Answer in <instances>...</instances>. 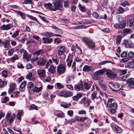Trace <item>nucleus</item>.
Returning <instances> with one entry per match:
<instances>
[{
	"mask_svg": "<svg viewBox=\"0 0 134 134\" xmlns=\"http://www.w3.org/2000/svg\"><path fill=\"white\" fill-rule=\"evenodd\" d=\"M107 105L111 113L114 114L116 112L118 105L114 102V100L113 98L109 99L108 100Z\"/></svg>",
	"mask_w": 134,
	"mask_h": 134,
	"instance_id": "nucleus-1",
	"label": "nucleus"
},
{
	"mask_svg": "<svg viewBox=\"0 0 134 134\" xmlns=\"http://www.w3.org/2000/svg\"><path fill=\"white\" fill-rule=\"evenodd\" d=\"M82 40L89 48L92 49L95 47L94 42L91 39L86 37H83L82 38Z\"/></svg>",
	"mask_w": 134,
	"mask_h": 134,
	"instance_id": "nucleus-2",
	"label": "nucleus"
},
{
	"mask_svg": "<svg viewBox=\"0 0 134 134\" xmlns=\"http://www.w3.org/2000/svg\"><path fill=\"white\" fill-rule=\"evenodd\" d=\"M52 4L53 5L54 11L58 10L61 11L64 10V8L60 0H55L52 3Z\"/></svg>",
	"mask_w": 134,
	"mask_h": 134,
	"instance_id": "nucleus-3",
	"label": "nucleus"
},
{
	"mask_svg": "<svg viewBox=\"0 0 134 134\" xmlns=\"http://www.w3.org/2000/svg\"><path fill=\"white\" fill-rule=\"evenodd\" d=\"M66 69V67L65 65L60 64L57 66V72L59 75H61L65 72Z\"/></svg>",
	"mask_w": 134,
	"mask_h": 134,
	"instance_id": "nucleus-4",
	"label": "nucleus"
},
{
	"mask_svg": "<svg viewBox=\"0 0 134 134\" xmlns=\"http://www.w3.org/2000/svg\"><path fill=\"white\" fill-rule=\"evenodd\" d=\"M91 103V100L86 97L82 98L79 102L80 104L83 105L85 107H88Z\"/></svg>",
	"mask_w": 134,
	"mask_h": 134,
	"instance_id": "nucleus-5",
	"label": "nucleus"
},
{
	"mask_svg": "<svg viewBox=\"0 0 134 134\" xmlns=\"http://www.w3.org/2000/svg\"><path fill=\"white\" fill-rule=\"evenodd\" d=\"M58 94L60 96L68 98L72 96L73 93L72 92L70 91H63L58 92Z\"/></svg>",
	"mask_w": 134,
	"mask_h": 134,
	"instance_id": "nucleus-6",
	"label": "nucleus"
},
{
	"mask_svg": "<svg viewBox=\"0 0 134 134\" xmlns=\"http://www.w3.org/2000/svg\"><path fill=\"white\" fill-rule=\"evenodd\" d=\"M73 56L70 53H69L68 56V57L66 60V62L67 63V65L69 67L71 66V64L73 62Z\"/></svg>",
	"mask_w": 134,
	"mask_h": 134,
	"instance_id": "nucleus-7",
	"label": "nucleus"
},
{
	"mask_svg": "<svg viewBox=\"0 0 134 134\" xmlns=\"http://www.w3.org/2000/svg\"><path fill=\"white\" fill-rule=\"evenodd\" d=\"M106 74L107 76L110 78H113L116 77V74L110 70H105Z\"/></svg>",
	"mask_w": 134,
	"mask_h": 134,
	"instance_id": "nucleus-8",
	"label": "nucleus"
},
{
	"mask_svg": "<svg viewBox=\"0 0 134 134\" xmlns=\"http://www.w3.org/2000/svg\"><path fill=\"white\" fill-rule=\"evenodd\" d=\"M112 86L110 87L111 89L113 91L116 92L120 90V89H121L122 87L119 88L120 85L116 83L112 84Z\"/></svg>",
	"mask_w": 134,
	"mask_h": 134,
	"instance_id": "nucleus-9",
	"label": "nucleus"
},
{
	"mask_svg": "<svg viewBox=\"0 0 134 134\" xmlns=\"http://www.w3.org/2000/svg\"><path fill=\"white\" fill-rule=\"evenodd\" d=\"M37 72L39 77L41 79L46 76L45 70L44 69H38Z\"/></svg>",
	"mask_w": 134,
	"mask_h": 134,
	"instance_id": "nucleus-10",
	"label": "nucleus"
},
{
	"mask_svg": "<svg viewBox=\"0 0 134 134\" xmlns=\"http://www.w3.org/2000/svg\"><path fill=\"white\" fill-rule=\"evenodd\" d=\"M66 51V48L64 46H60L58 49V56H60L63 55Z\"/></svg>",
	"mask_w": 134,
	"mask_h": 134,
	"instance_id": "nucleus-11",
	"label": "nucleus"
},
{
	"mask_svg": "<svg viewBox=\"0 0 134 134\" xmlns=\"http://www.w3.org/2000/svg\"><path fill=\"white\" fill-rule=\"evenodd\" d=\"M46 63V60L43 57H40L37 62V65L43 66Z\"/></svg>",
	"mask_w": 134,
	"mask_h": 134,
	"instance_id": "nucleus-12",
	"label": "nucleus"
},
{
	"mask_svg": "<svg viewBox=\"0 0 134 134\" xmlns=\"http://www.w3.org/2000/svg\"><path fill=\"white\" fill-rule=\"evenodd\" d=\"M13 26V25L12 24H9L6 25H3L0 27V28L2 30H8L11 29Z\"/></svg>",
	"mask_w": 134,
	"mask_h": 134,
	"instance_id": "nucleus-13",
	"label": "nucleus"
},
{
	"mask_svg": "<svg viewBox=\"0 0 134 134\" xmlns=\"http://www.w3.org/2000/svg\"><path fill=\"white\" fill-rule=\"evenodd\" d=\"M42 88V86L39 87H37L36 86H35L32 89L33 92L34 93V94L39 93V94H40Z\"/></svg>",
	"mask_w": 134,
	"mask_h": 134,
	"instance_id": "nucleus-14",
	"label": "nucleus"
},
{
	"mask_svg": "<svg viewBox=\"0 0 134 134\" xmlns=\"http://www.w3.org/2000/svg\"><path fill=\"white\" fill-rule=\"evenodd\" d=\"M127 82L129 88H134V79L131 78L129 79L127 81Z\"/></svg>",
	"mask_w": 134,
	"mask_h": 134,
	"instance_id": "nucleus-15",
	"label": "nucleus"
},
{
	"mask_svg": "<svg viewBox=\"0 0 134 134\" xmlns=\"http://www.w3.org/2000/svg\"><path fill=\"white\" fill-rule=\"evenodd\" d=\"M83 88V84L81 82L75 85L74 86L75 90L77 91L82 90Z\"/></svg>",
	"mask_w": 134,
	"mask_h": 134,
	"instance_id": "nucleus-16",
	"label": "nucleus"
},
{
	"mask_svg": "<svg viewBox=\"0 0 134 134\" xmlns=\"http://www.w3.org/2000/svg\"><path fill=\"white\" fill-rule=\"evenodd\" d=\"M97 92L96 91L93 92L91 94L92 99L93 100H94L95 98L96 99H98L99 102H101L102 101V98L99 96L98 97H97Z\"/></svg>",
	"mask_w": 134,
	"mask_h": 134,
	"instance_id": "nucleus-17",
	"label": "nucleus"
},
{
	"mask_svg": "<svg viewBox=\"0 0 134 134\" xmlns=\"http://www.w3.org/2000/svg\"><path fill=\"white\" fill-rule=\"evenodd\" d=\"M20 52L21 53H23V54L24 57L26 59H28L31 57V56L30 55H28L27 51L24 49H22L20 50Z\"/></svg>",
	"mask_w": 134,
	"mask_h": 134,
	"instance_id": "nucleus-18",
	"label": "nucleus"
},
{
	"mask_svg": "<svg viewBox=\"0 0 134 134\" xmlns=\"http://www.w3.org/2000/svg\"><path fill=\"white\" fill-rule=\"evenodd\" d=\"M129 10V8L128 7H126L125 8V10L122 7L119 6L118 8V10L117 11V13L118 14H120L123 13L125 11H127Z\"/></svg>",
	"mask_w": 134,
	"mask_h": 134,
	"instance_id": "nucleus-19",
	"label": "nucleus"
},
{
	"mask_svg": "<svg viewBox=\"0 0 134 134\" xmlns=\"http://www.w3.org/2000/svg\"><path fill=\"white\" fill-rule=\"evenodd\" d=\"M56 66H55L53 64L51 65L49 68L48 69V71L52 74H55L56 72Z\"/></svg>",
	"mask_w": 134,
	"mask_h": 134,
	"instance_id": "nucleus-20",
	"label": "nucleus"
},
{
	"mask_svg": "<svg viewBox=\"0 0 134 134\" xmlns=\"http://www.w3.org/2000/svg\"><path fill=\"white\" fill-rule=\"evenodd\" d=\"M93 83L92 82H85L83 84L84 88L86 90H89L90 88Z\"/></svg>",
	"mask_w": 134,
	"mask_h": 134,
	"instance_id": "nucleus-21",
	"label": "nucleus"
},
{
	"mask_svg": "<svg viewBox=\"0 0 134 134\" xmlns=\"http://www.w3.org/2000/svg\"><path fill=\"white\" fill-rule=\"evenodd\" d=\"M92 69L91 66L87 65L84 66L83 69V71L84 72H88L91 71Z\"/></svg>",
	"mask_w": 134,
	"mask_h": 134,
	"instance_id": "nucleus-22",
	"label": "nucleus"
},
{
	"mask_svg": "<svg viewBox=\"0 0 134 134\" xmlns=\"http://www.w3.org/2000/svg\"><path fill=\"white\" fill-rule=\"evenodd\" d=\"M74 79V77L72 75H68L66 77L65 81L66 83H70L71 80Z\"/></svg>",
	"mask_w": 134,
	"mask_h": 134,
	"instance_id": "nucleus-23",
	"label": "nucleus"
},
{
	"mask_svg": "<svg viewBox=\"0 0 134 134\" xmlns=\"http://www.w3.org/2000/svg\"><path fill=\"white\" fill-rule=\"evenodd\" d=\"M2 43L4 48H8L10 46V42L9 40H5Z\"/></svg>",
	"mask_w": 134,
	"mask_h": 134,
	"instance_id": "nucleus-24",
	"label": "nucleus"
},
{
	"mask_svg": "<svg viewBox=\"0 0 134 134\" xmlns=\"http://www.w3.org/2000/svg\"><path fill=\"white\" fill-rule=\"evenodd\" d=\"M26 85V82L25 81L23 82L20 84L19 88V90L20 91L23 92L25 90V87Z\"/></svg>",
	"mask_w": 134,
	"mask_h": 134,
	"instance_id": "nucleus-25",
	"label": "nucleus"
},
{
	"mask_svg": "<svg viewBox=\"0 0 134 134\" xmlns=\"http://www.w3.org/2000/svg\"><path fill=\"white\" fill-rule=\"evenodd\" d=\"M82 96V94L81 93L79 92L75 96L72 97V99L74 101H77Z\"/></svg>",
	"mask_w": 134,
	"mask_h": 134,
	"instance_id": "nucleus-26",
	"label": "nucleus"
},
{
	"mask_svg": "<svg viewBox=\"0 0 134 134\" xmlns=\"http://www.w3.org/2000/svg\"><path fill=\"white\" fill-rule=\"evenodd\" d=\"M125 67L131 69L134 68V63L132 61L129 62L125 65Z\"/></svg>",
	"mask_w": 134,
	"mask_h": 134,
	"instance_id": "nucleus-27",
	"label": "nucleus"
},
{
	"mask_svg": "<svg viewBox=\"0 0 134 134\" xmlns=\"http://www.w3.org/2000/svg\"><path fill=\"white\" fill-rule=\"evenodd\" d=\"M43 40V43H50L52 41V38H49L48 37H43L42 38Z\"/></svg>",
	"mask_w": 134,
	"mask_h": 134,
	"instance_id": "nucleus-28",
	"label": "nucleus"
},
{
	"mask_svg": "<svg viewBox=\"0 0 134 134\" xmlns=\"http://www.w3.org/2000/svg\"><path fill=\"white\" fill-rule=\"evenodd\" d=\"M45 7L47 9H49L51 10L54 11L53 5L50 3L45 4L44 5Z\"/></svg>",
	"mask_w": 134,
	"mask_h": 134,
	"instance_id": "nucleus-29",
	"label": "nucleus"
},
{
	"mask_svg": "<svg viewBox=\"0 0 134 134\" xmlns=\"http://www.w3.org/2000/svg\"><path fill=\"white\" fill-rule=\"evenodd\" d=\"M132 30L131 29L129 28H126L123 29V34L125 36L127 34H130L132 33Z\"/></svg>",
	"mask_w": 134,
	"mask_h": 134,
	"instance_id": "nucleus-30",
	"label": "nucleus"
},
{
	"mask_svg": "<svg viewBox=\"0 0 134 134\" xmlns=\"http://www.w3.org/2000/svg\"><path fill=\"white\" fill-rule=\"evenodd\" d=\"M103 82L102 81H98V83L102 89L103 90L106 91L107 90V87L105 84L103 83Z\"/></svg>",
	"mask_w": 134,
	"mask_h": 134,
	"instance_id": "nucleus-31",
	"label": "nucleus"
},
{
	"mask_svg": "<svg viewBox=\"0 0 134 134\" xmlns=\"http://www.w3.org/2000/svg\"><path fill=\"white\" fill-rule=\"evenodd\" d=\"M86 120H87L88 123L90 124L91 122L90 119L87 117H81L80 118V122H83Z\"/></svg>",
	"mask_w": 134,
	"mask_h": 134,
	"instance_id": "nucleus-32",
	"label": "nucleus"
},
{
	"mask_svg": "<svg viewBox=\"0 0 134 134\" xmlns=\"http://www.w3.org/2000/svg\"><path fill=\"white\" fill-rule=\"evenodd\" d=\"M105 71V69H104L96 71L94 73H96V75L100 76L103 75Z\"/></svg>",
	"mask_w": 134,
	"mask_h": 134,
	"instance_id": "nucleus-33",
	"label": "nucleus"
},
{
	"mask_svg": "<svg viewBox=\"0 0 134 134\" xmlns=\"http://www.w3.org/2000/svg\"><path fill=\"white\" fill-rule=\"evenodd\" d=\"M122 38V36L121 35H118L116 37V44L117 45L121 43Z\"/></svg>",
	"mask_w": 134,
	"mask_h": 134,
	"instance_id": "nucleus-34",
	"label": "nucleus"
},
{
	"mask_svg": "<svg viewBox=\"0 0 134 134\" xmlns=\"http://www.w3.org/2000/svg\"><path fill=\"white\" fill-rule=\"evenodd\" d=\"M16 85L14 84H12L10 85V88L8 91V93L10 94L12 92H13L15 88Z\"/></svg>",
	"mask_w": 134,
	"mask_h": 134,
	"instance_id": "nucleus-35",
	"label": "nucleus"
},
{
	"mask_svg": "<svg viewBox=\"0 0 134 134\" xmlns=\"http://www.w3.org/2000/svg\"><path fill=\"white\" fill-rule=\"evenodd\" d=\"M78 7L79 9L82 12L85 13L86 12V10L85 6H82L80 3H79Z\"/></svg>",
	"mask_w": 134,
	"mask_h": 134,
	"instance_id": "nucleus-36",
	"label": "nucleus"
},
{
	"mask_svg": "<svg viewBox=\"0 0 134 134\" xmlns=\"http://www.w3.org/2000/svg\"><path fill=\"white\" fill-rule=\"evenodd\" d=\"M115 130L117 133H121L122 132V130L117 125L115 126Z\"/></svg>",
	"mask_w": 134,
	"mask_h": 134,
	"instance_id": "nucleus-37",
	"label": "nucleus"
},
{
	"mask_svg": "<svg viewBox=\"0 0 134 134\" xmlns=\"http://www.w3.org/2000/svg\"><path fill=\"white\" fill-rule=\"evenodd\" d=\"M43 52V50L41 49H40L33 53V54L35 56H37L40 55H42Z\"/></svg>",
	"mask_w": 134,
	"mask_h": 134,
	"instance_id": "nucleus-38",
	"label": "nucleus"
},
{
	"mask_svg": "<svg viewBox=\"0 0 134 134\" xmlns=\"http://www.w3.org/2000/svg\"><path fill=\"white\" fill-rule=\"evenodd\" d=\"M51 27L53 29H55V31L57 33H58L60 34L63 33V32L61 30L54 25H52Z\"/></svg>",
	"mask_w": 134,
	"mask_h": 134,
	"instance_id": "nucleus-39",
	"label": "nucleus"
},
{
	"mask_svg": "<svg viewBox=\"0 0 134 134\" xmlns=\"http://www.w3.org/2000/svg\"><path fill=\"white\" fill-rule=\"evenodd\" d=\"M32 73L31 72H30L26 76V78L27 79H29L30 80L32 81L35 79V78L32 77Z\"/></svg>",
	"mask_w": 134,
	"mask_h": 134,
	"instance_id": "nucleus-40",
	"label": "nucleus"
},
{
	"mask_svg": "<svg viewBox=\"0 0 134 134\" xmlns=\"http://www.w3.org/2000/svg\"><path fill=\"white\" fill-rule=\"evenodd\" d=\"M20 32V30H15L14 32H13V34L11 36V37L13 38H15L18 35Z\"/></svg>",
	"mask_w": 134,
	"mask_h": 134,
	"instance_id": "nucleus-41",
	"label": "nucleus"
},
{
	"mask_svg": "<svg viewBox=\"0 0 134 134\" xmlns=\"http://www.w3.org/2000/svg\"><path fill=\"white\" fill-rule=\"evenodd\" d=\"M8 81H4L1 80L0 81V87L2 88L7 85V83Z\"/></svg>",
	"mask_w": 134,
	"mask_h": 134,
	"instance_id": "nucleus-42",
	"label": "nucleus"
},
{
	"mask_svg": "<svg viewBox=\"0 0 134 134\" xmlns=\"http://www.w3.org/2000/svg\"><path fill=\"white\" fill-rule=\"evenodd\" d=\"M19 58L18 55L15 54L11 58L10 60L12 62H14L16 60H17Z\"/></svg>",
	"mask_w": 134,
	"mask_h": 134,
	"instance_id": "nucleus-43",
	"label": "nucleus"
},
{
	"mask_svg": "<svg viewBox=\"0 0 134 134\" xmlns=\"http://www.w3.org/2000/svg\"><path fill=\"white\" fill-rule=\"evenodd\" d=\"M119 24L120 29L124 28L126 26V23L124 21H122L119 23Z\"/></svg>",
	"mask_w": 134,
	"mask_h": 134,
	"instance_id": "nucleus-44",
	"label": "nucleus"
},
{
	"mask_svg": "<svg viewBox=\"0 0 134 134\" xmlns=\"http://www.w3.org/2000/svg\"><path fill=\"white\" fill-rule=\"evenodd\" d=\"M14 48H11L9 49L8 52L7 54L8 56H11L13 54L14 52Z\"/></svg>",
	"mask_w": 134,
	"mask_h": 134,
	"instance_id": "nucleus-45",
	"label": "nucleus"
},
{
	"mask_svg": "<svg viewBox=\"0 0 134 134\" xmlns=\"http://www.w3.org/2000/svg\"><path fill=\"white\" fill-rule=\"evenodd\" d=\"M120 5L124 7H125L126 5L130 6V5L129 2L127 1H124L123 2L121 3Z\"/></svg>",
	"mask_w": 134,
	"mask_h": 134,
	"instance_id": "nucleus-46",
	"label": "nucleus"
},
{
	"mask_svg": "<svg viewBox=\"0 0 134 134\" xmlns=\"http://www.w3.org/2000/svg\"><path fill=\"white\" fill-rule=\"evenodd\" d=\"M22 114L23 111L21 110L20 111L17 113L16 117L19 120H20L21 119V115Z\"/></svg>",
	"mask_w": 134,
	"mask_h": 134,
	"instance_id": "nucleus-47",
	"label": "nucleus"
},
{
	"mask_svg": "<svg viewBox=\"0 0 134 134\" xmlns=\"http://www.w3.org/2000/svg\"><path fill=\"white\" fill-rule=\"evenodd\" d=\"M93 78L94 80H98L99 81H101L100 80V77L96 75L95 73H94V75L93 76Z\"/></svg>",
	"mask_w": 134,
	"mask_h": 134,
	"instance_id": "nucleus-48",
	"label": "nucleus"
},
{
	"mask_svg": "<svg viewBox=\"0 0 134 134\" xmlns=\"http://www.w3.org/2000/svg\"><path fill=\"white\" fill-rule=\"evenodd\" d=\"M27 16L31 20L35 21H36L39 24V21L37 20V19L35 17H34L32 15H27Z\"/></svg>",
	"mask_w": 134,
	"mask_h": 134,
	"instance_id": "nucleus-49",
	"label": "nucleus"
},
{
	"mask_svg": "<svg viewBox=\"0 0 134 134\" xmlns=\"http://www.w3.org/2000/svg\"><path fill=\"white\" fill-rule=\"evenodd\" d=\"M50 94V93L48 91H44L43 94V97L44 99H46V98Z\"/></svg>",
	"mask_w": 134,
	"mask_h": 134,
	"instance_id": "nucleus-50",
	"label": "nucleus"
},
{
	"mask_svg": "<svg viewBox=\"0 0 134 134\" xmlns=\"http://www.w3.org/2000/svg\"><path fill=\"white\" fill-rule=\"evenodd\" d=\"M7 71L6 70H3L1 72L2 76L3 77L6 78L7 76Z\"/></svg>",
	"mask_w": 134,
	"mask_h": 134,
	"instance_id": "nucleus-51",
	"label": "nucleus"
},
{
	"mask_svg": "<svg viewBox=\"0 0 134 134\" xmlns=\"http://www.w3.org/2000/svg\"><path fill=\"white\" fill-rule=\"evenodd\" d=\"M55 86H56L57 88L60 89L64 87V85L61 83H57L55 84Z\"/></svg>",
	"mask_w": 134,
	"mask_h": 134,
	"instance_id": "nucleus-52",
	"label": "nucleus"
},
{
	"mask_svg": "<svg viewBox=\"0 0 134 134\" xmlns=\"http://www.w3.org/2000/svg\"><path fill=\"white\" fill-rule=\"evenodd\" d=\"M17 13L21 16L23 19H24L25 18V14L23 12L20 11H18Z\"/></svg>",
	"mask_w": 134,
	"mask_h": 134,
	"instance_id": "nucleus-53",
	"label": "nucleus"
},
{
	"mask_svg": "<svg viewBox=\"0 0 134 134\" xmlns=\"http://www.w3.org/2000/svg\"><path fill=\"white\" fill-rule=\"evenodd\" d=\"M34 86V83L32 82H29L27 85V87L28 88H32Z\"/></svg>",
	"mask_w": 134,
	"mask_h": 134,
	"instance_id": "nucleus-54",
	"label": "nucleus"
},
{
	"mask_svg": "<svg viewBox=\"0 0 134 134\" xmlns=\"http://www.w3.org/2000/svg\"><path fill=\"white\" fill-rule=\"evenodd\" d=\"M76 63L75 62H74L71 66V69L73 71H75L76 70Z\"/></svg>",
	"mask_w": 134,
	"mask_h": 134,
	"instance_id": "nucleus-55",
	"label": "nucleus"
},
{
	"mask_svg": "<svg viewBox=\"0 0 134 134\" xmlns=\"http://www.w3.org/2000/svg\"><path fill=\"white\" fill-rule=\"evenodd\" d=\"M127 69L125 70H120V75H124L127 73Z\"/></svg>",
	"mask_w": 134,
	"mask_h": 134,
	"instance_id": "nucleus-56",
	"label": "nucleus"
},
{
	"mask_svg": "<svg viewBox=\"0 0 134 134\" xmlns=\"http://www.w3.org/2000/svg\"><path fill=\"white\" fill-rule=\"evenodd\" d=\"M9 98L7 96H5L4 97L3 99L2 100V102L3 103H5L7 102L9 100Z\"/></svg>",
	"mask_w": 134,
	"mask_h": 134,
	"instance_id": "nucleus-57",
	"label": "nucleus"
},
{
	"mask_svg": "<svg viewBox=\"0 0 134 134\" xmlns=\"http://www.w3.org/2000/svg\"><path fill=\"white\" fill-rule=\"evenodd\" d=\"M24 2L23 3L24 4H32V0H24Z\"/></svg>",
	"mask_w": 134,
	"mask_h": 134,
	"instance_id": "nucleus-58",
	"label": "nucleus"
},
{
	"mask_svg": "<svg viewBox=\"0 0 134 134\" xmlns=\"http://www.w3.org/2000/svg\"><path fill=\"white\" fill-rule=\"evenodd\" d=\"M29 108L30 110H37V107L34 104H32L30 105Z\"/></svg>",
	"mask_w": 134,
	"mask_h": 134,
	"instance_id": "nucleus-59",
	"label": "nucleus"
},
{
	"mask_svg": "<svg viewBox=\"0 0 134 134\" xmlns=\"http://www.w3.org/2000/svg\"><path fill=\"white\" fill-rule=\"evenodd\" d=\"M128 55L130 58H133L134 57V53L132 51H130Z\"/></svg>",
	"mask_w": 134,
	"mask_h": 134,
	"instance_id": "nucleus-60",
	"label": "nucleus"
},
{
	"mask_svg": "<svg viewBox=\"0 0 134 134\" xmlns=\"http://www.w3.org/2000/svg\"><path fill=\"white\" fill-rule=\"evenodd\" d=\"M32 121L33 122V124H36L39 123V122L36 120V118L34 117L32 119Z\"/></svg>",
	"mask_w": 134,
	"mask_h": 134,
	"instance_id": "nucleus-61",
	"label": "nucleus"
},
{
	"mask_svg": "<svg viewBox=\"0 0 134 134\" xmlns=\"http://www.w3.org/2000/svg\"><path fill=\"white\" fill-rule=\"evenodd\" d=\"M93 15L94 18L97 19H99V15L96 12H94L93 13Z\"/></svg>",
	"mask_w": 134,
	"mask_h": 134,
	"instance_id": "nucleus-62",
	"label": "nucleus"
},
{
	"mask_svg": "<svg viewBox=\"0 0 134 134\" xmlns=\"http://www.w3.org/2000/svg\"><path fill=\"white\" fill-rule=\"evenodd\" d=\"M61 42V41L58 38H56L55 39L54 41V43H56L57 44L60 43Z\"/></svg>",
	"mask_w": 134,
	"mask_h": 134,
	"instance_id": "nucleus-63",
	"label": "nucleus"
},
{
	"mask_svg": "<svg viewBox=\"0 0 134 134\" xmlns=\"http://www.w3.org/2000/svg\"><path fill=\"white\" fill-rule=\"evenodd\" d=\"M127 55V53L126 51H124L121 54V57H126Z\"/></svg>",
	"mask_w": 134,
	"mask_h": 134,
	"instance_id": "nucleus-64",
	"label": "nucleus"
}]
</instances>
